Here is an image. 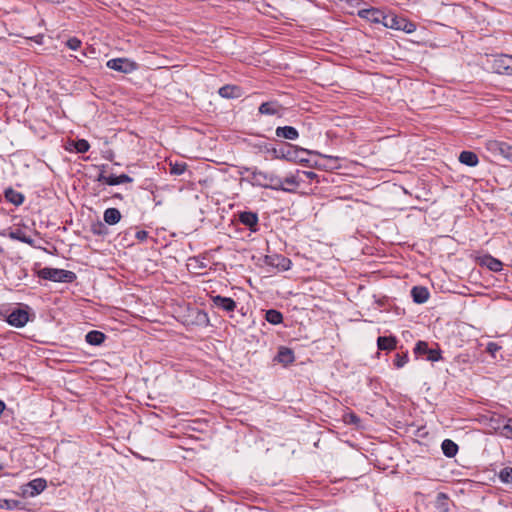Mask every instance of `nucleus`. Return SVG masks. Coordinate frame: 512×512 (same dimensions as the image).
I'll return each mask as SVG.
<instances>
[{
	"instance_id": "43",
	"label": "nucleus",
	"mask_w": 512,
	"mask_h": 512,
	"mask_svg": "<svg viewBox=\"0 0 512 512\" xmlns=\"http://www.w3.org/2000/svg\"><path fill=\"white\" fill-rule=\"evenodd\" d=\"M408 361V358L406 355H397L396 356V359H395V365L398 367V368H401L403 367Z\"/></svg>"
},
{
	"instance_id": "33",
	"label": "nucleus",
	"mask_w": 512,
	"mask_h": 512,
	"mask_svg": "<svg viewBox=\"0 0 512 512\" xmlns=\"http://www.w3.org/2000/svg\"><path fill=\"white\" fill-rule=\"evenodd\" d=\"M89 148H90L89 143L84 139H80L75 142V149L79 153H85L89 150Z\"/></svg>"
},
{
	"instance_id": "39",
	"label": "nucleus",
	"mask_w": 512,
	"mask_h": 512,
	"mask_svg": "<svg viewBox=\"0 0 512 512\" xmlns=\"http://www.w3.org/2000/svg\"><path fill=\"white\" fill-rule=\"evenodd\" d=\"M501 349L497 343L489 342L486 347V351L491 354V356L495 357L496 353Z\"/></svg>"
},
{
	"instance_id": "8",
	"label": "nucleus",
	"mask_w": 512,
	"mask_h": 512,
	"mask_svg": "<svg viewBox=\"0 0 512 512\" xmlns=\"http://www.w3.org/2000/svg\"><path fill=\"white\" fill-rule=\"evenodd\" d=\"M214 306L223 309L224 311L231 312L236 308V302L229 297H222L220 295L212 298Z\"/></svg>"
},
{
	"instance_id": "28",
	"label": "nucleus",
	"mask_w": 512,
	"mask_h": 512,
	"mask_svg": "<svg viewBox=\"0 0 512 512\" xmlns=\"http://www.w3.org/2000/svg\"><path fill=\"white\" fill-rule=\"evenodd\" d=\"M240 221L249 227H252L257 224L258 218L255 213L252 212H243L240 214Z\"/></svg>"
},
{
	"instance_id": "18",
	"label": "nucleus",
	"mask_w": 512,
	"mask_h": 512,
	"mask_svg": "<svg viewBox=\"0 0 512 512\" xmlns=\"http://www.w3.org/2000/svg\"><path fill=\"white\" fill-rule=\"evenodd\" d=\"M104 221L109 225L118 223L121 219V213L116 208H108L104 212Z\"/></svg>"
},
{
	"instance_id": "44",
	"label": "nucleus",
	"mask_w": 512,
	"mask_h": 512,
	"mask_svg": "<svg viewBox=\"0 0 512 512\" xmlns=\"http://www.w3.org/2000/svg\"><path fill=\"white\" fill-rule=\"evenodd\" d=\"M266 151L270 153L274 158L282 159L281 151H284V149L267 148Z\"/></svg>"
},
{
	"instance_id": "1",
	"label": "nucleus",
	"mask_w": 512,
	"mask_h": 512,
	"mask_svg": "<svg viewBox=\"0 0 512 512\" xmlns=\"http://www.w3.org/2000/svg\"><path fill=\"white\" fill-rule=\"evenodd\" d=\"M252 181L254 184L264 188L287 191V189L283 187L282 179L274 174L255 170L252 172Z\"/></svg>"
},
{
	"instance_id": "12",
	"label": "nucleus",
	"mask_w": 512,
	"mask_h": 512,
	"mask_svg": "<svg viewBox=\"0 0 512 512\" xmlns=\"http://www.w3.org/2000/svg\"><path fill=\"white\" fill-rule=\"evenodd\" d=\"M275 133L276 136L288 140H295L299 136L298 131L292 126L277 127Z\"/></svg>"
},
{
	"instance_id": "32",
	"label": "nucleus",
	"mask_w": 512,
	"mask_h": 512,
	"mask_svg": "<svg viewBox=\"0 0 512 512\" xmlns=\"http://www.w3.org/2000/svg\"><path fill=\"white\" fill-rule=\"evenodd\" d=\"M500 434L506 438L512 439V418L504 422Z\"/></svg>"
},
{
	"instance_id": "34",
	"label": "nucleus",
	"mask_w": 512,
	"mask_h": 512,
	"mask_svg": "<svg viewBox=\"0 0 512 512\" xmlns=\"http://www.w3.org/2000/svg\"><path fill=\"white\" fill-rule=\"evenodd\" d=\"M17 506H18V501H16V500H7V499L0 500V509L12 510Z\"/></svg>"
},
{
	"instance_id": "41",
	"label": "nucleus",
	"mask_w": 512,
	"mask_h": 512,
	"mask_svg": "<svg viewBox=\"0 0 512 512\" xmlns=\"http://www.w3.org/2000/svg\"><path fill=\"white\" fill-rule=\"evenodd\" d=\"M441 358L440 351L429 349L427 352V360L429 361H438Z\"/></svg>"
},
{
	"instance_id": "48",
	"label": "nucleus",
	"mask_w": 512,
	"mask_h": 512,
	"mask_svg": "<svg viewBox=\"0 0 512 512\" xmlns=\"http://www.w3.org/2000/svg\"><path fill=\"white\" fill-rule=\"evenodd\" d=\"M4 409H5V404L3 401L0 400V415L2 414Z\"/></svg>"
},
{
	"instance_id": "25",
	"label": "nucleus",
	"mask_w": 512,
	"mask_h": 512,
	"mask_svg": "<svg viewBox=\"0 0 512 512\" xmlns=\"http://www.w3.org/2000/svg\"><path fill=\"white\" fill-rule=\"evenodd\" d=\"M377 344L381 350H392L396 346V340L393 337H379Z\"/></svg>"
},
{
	"instance_id": "11",
	"label": "nucleus",
	"mask_w": 512,
	"mask_h": 512,
	"mask_svg": "<svg viewBox=\"0 0 512 512\" xmlns=\"http://www.w3.org/2000/svg\"><path fill=\"white\" fill-rule=\"evenodd\" d=\"M478 260L480 265L487 267L491 271H500L502 268V263L490 255L479 257Z\"/></svg>"
},
{
	"instance_id": "26",
	"label": "nucleus",
	"mask_w": 512,
	"mask_h": 512,
	"mask_svg": "<svg viewBox=\"0 0 512 512\" xmlns=\"http://www.w3.org/2000/svg\"><path fill=\"white\" fill-rule=\"evenodd\" d=\"M505 422V419L499 415H492L489 419H488V427L491 428L492 430L494 431H497L500 433L501 431V428H502V425L504 424Z\"/></svg>"
},
{
	"instance_id": "10",
	"label": "nucleus",
	"mask_w": 512,
	"mask_h": 512,
	"mask_svg": "<svg viewBox=\"0 0 512 512\" xmlns=\"http://www.w3.org/2000/svg\"><path fill=\"white\" fill-rule=\"evenodd\" d=\"M98 180L108 185H119L132 181V179L126 174H121L119 176H105L103 174H100Z\"/></svg>"
},
{
	"instance_id": "50",
	"label": "nucleus",
	"mask_w": 512,
	"mask_h": 512,
	"mask_svg": "<svg viewBox=\"0 0 512 512\" xmlns=\"http://www.w3.org/2000/svg\"><path fill=\"white\" fill-rule=\"evenodd\" d=\"M4 468V465L0 462V471Z\"/></svg>"
},
{
	"instance_id": "13",
	"label": "nucleus",
	"mask_w": 512,
	"mask_h": 512,
	"mask_svg": "<svg viewBox=\"0 0 512 512\" xmlns=\"http://www.w3.org/2000/svg\"><path fill=\"white\" fill-rule=\"evenodd\" d=\"M411 295H412L414 302H416L418 304H422L428 300L429 291L425 287L416 286V287H413V289L411 291Z\"/></svg>"
},
{
	"instance_id": "47",
	"label": "nucleus",
	"mask_w": 512,
	"mask_h": 512,
	"mask_svg": "<svg viewBox=\"0 0 512 512\" xmlns=\"http://www.w3.org/2000/svg\"><path fill=\"white\" fill-rule=\"evenodd\" d=\"M145 236H146V232H144V231H142V232H138V233H137V237H138L139 239H143Z\"/></svg>"
},
{
	"instance_id": "27",
	"label": "nucleus",
	"mask_w": 512,
	"mask_h": 512,
	"mask_svg": "<svg viewBox=\"0 0 512 512\" xmlns=\"http://www.w3.org/2000/svg\"><path fill=\"white\" fill-rule=\"evenodd\" d=\"M496 158H505L512 162V146L506 142H501Z\"/></svg>"
},
{
	"instance_id": "5",
	"label": "nucleus",
	"mask_w": 512,
	"mask_h": 512,
	"mask_svg": "<svg viewBox=\"0 0 512 512\" xmlns=\"http://www.w3.org/2000/svg\"><path fill=\"white\" fill-rule=\"evenodd\" d=\"M29 320L28 312L23 309H16L12 311L8 318L7 322L15 327H23Z\"/></svg>"
},
{
	"instance_id": "22",
	"label": "nucleus",
	"mask_w": 512,
	"mask_h": 512,
	"mask_svg": "<svg viewBox=\"0 0 512 512\" xmlns=\"http://www.w3.org/2000/svg\"><path fill=\"white\" fill-rule=\"evenodd\" d=\"M8 236L13 240H18L23 243L33 245V239L29 236H27L22 230L16 229L12 230L8 233Z\"/></svg>"
},
{
	"instance_id": "16",
	"label": "nucleus",
	"mask_w": 512,
	"mask_h": 512,
	"mask_svg": "<svg viewBox=\"0 0 512 512\" xmlns=\"http://www.w3.org/2000/svg\"><path fill=\"white\" fill-rule=\"evenodd\" d=\"M401 23H403L402 17H398L394 14H386L383 26L394 30H400Z\"/></svg>"
},
{
	"instance_id": "42",
	"label": "nucleus",
	"mask_w": 512,
	"mask_h": 512,
	"mask_svg": "<svg viewBox=\"0 0 512 512\" xmlns=\"http://www.w3.org/2000/svg\"><path fill=\"white\" fill-rule=\"evenodd\" d=\"M344 421L347 424L357 425L359 423V418L354 413H349L344 416Z\"/></svg>"
},
{
	"instance_id": "3",
	"label": "nucleus",
	"mask_w": 512,
	"mask_h": 512,
	"mask_svg": "<svg viewBox=\"0 0 512 512\" xmlns=\"http://www.w3.org/2000/svg\"><path fill=\"white\" fill-rule=\"evenodd\" d=\"M107 67L121 72V73H131L137 69V64L127 58H115L107 61Z\"/></svg>"
},
{
	"instance_id": "6",
	"label": "nucleus",
	"mask_w": 512,
	"mask_h": 512,
	"mask_svg": "<svg viewBox=\"0 0 512 512\" xmlns=\"http://www.w3.org/2000/svg\"><path fill=\"white\" fill-rule=\"evenodd\" d=\"M385 13L378 9H363L359 11V16L372 23L382 24L384 23Z\"/></svg>"
},
{
	"instance_id": "17",
	"label": "nucleus",
	"mask_w": 512,
	"mask_h": 512,
	"mask_svg": "<svg viewBox=\"0 0 512 512\" xmlns=\"http://www.w3.org/2000/svg\"><path fill=\"white\" fill-rule=\"evenodd\" d=\"M459 161L470 167L476 166L479 162L477 155L471 151H462L459 155Z\"/></svg>"
},
{
	"instance_id": "40",
	"label": "nucleus",
	"mask_w": 512,
	"mask_h": 512,
	"mask_svg": "<svg viewBox=\"0 0 512 512\" xmlns=\"http://www.w3.org/2000/svg\"><path fill=\"white\" fill-rule=\"evenodd\" d=\"M66 45L71 50H77L81 45V41L78 38L73 37L67 40Z\"/></svg>"
},
{
	"instance_id": "14",
	"label": "nucleus",
	"mask_w": 512,
	"mask_h": 512,
	"mask_svg": "<svg viewBox=\"0 0 512 512\" xmlns=\"http://www.w3.org/2000/svg\"><path fill=\"white\" fill-rule=\"evenodd\" d=\"M219 95L223 98H238L242 95L241 89L238 86L226 85L219 89Z\"/></svg>"
},
{
	"instance_id": "23",
	"label": "nucleus",
	"mask_w": 512,
	"mask_h": 512,
	"mask_svg": "<svg viewBox=\"0 0 512 512\" xmlns=\"http://www.w3.org/2000/svg\"><path fill=\"white\" fill-rule=\"evenodd\" d=\"M5 197L9 202L13 203L14 205H21L24 201V196L21 193L13 190L12 188H9L5 191Z\"/></svg>"
},
{
	"instance_id": "31",
	"label": "nucleus",
	"mask_w": 512,
	"mask_h": 512,
	"mask_svg": "<svg viewBox=\"0 0 512 512\" xmlns=\"http://www.w3.org/2000/svg\"><path fill=\"white\" fill-rule=\"evenodd\" d=\"M297 152L298 149L293 150L291 145H288V149L281 151L282 159L288 160V161H294L297 159Z\"/></svg>"
},
{
	"instance_id": "45",
	"label": "nucleus",
	"mask_w": 512,
	"mask_h": 512,
	"mask_svg": "<svg viewBox=\"0 0 512 512\" xmlns=\"http://www.w3.org/2000/svg\"><path fill=\"white\" fill-rule=\"evenodd\" d=\"M282 182H283V185L284 184L291 185V186L297 185V181L294 176L287 177L284 180H282Z\"/></svg>"
},
{
	"instance_id": "38",
	"label": "nucleus",
	"mask_w": 512,
	"mask_h": 512,
	"mask_svg": "<svg viewBox=\"0 0 512 512\" xmlns=\"http://www.w3.org/2000/svg\"><path fill=\"white\" fill-rule=\"evenodd\" d=\"M428 350H429L428 344L426 342L419 341L416 344L414 351L416 354H427Z\"/></svg>"
},
{
	"instance_id": "9",
	"label": "nucleus",
	"mask_w": 512,
	"mask_h": 512,
	"mask_svg": "<svg viewBox=\"0 0 512 512\" xmlns=\"http://www.w3.org/2000/svg\"><path fill=\"white\" fill-rule=\"evenodd\" d=\"M265 263L281 270H288L290 268L291 261L288 258L279 255L266 256Z\"/></svg>"
},
{
	"instance_id": "15",
	"label": "nucleus",
	"mask_w": 512,
	"mask_h": 512,
	"mask_svg": "<svg viewBox=\"0 0 512 512\" xmlns=\"http://www.w3.org/2000/svg\"><path fill=\"white\" fill-rule=\"evenodd\" d=\"M31 491H26L30 496H35L41 493L46 488V481L44 479H34L27 485Z\"/></svg>"
},
{
	"instance_id": "19",
	"label": "nucleus",
	"mask_w": 512,
	"mask_h": 512,
	"mask_svg": "<svg viewBox=\"0 0 512 512\" xmlns=\"http://www.w3.org/2000/svg\"><path fill=\"white\" fill-rule=\"evenodd\" d=\"M442 451L447 457H454L458 452V446L450 439H445L441 445Z\"/></svg>"
},
{
	"instance_id": "49",
	"label": "nucleus",
	"mask_w": 512,
	"mask_h": 512,
	"mask_svg": "<svg viewBox=\"0 0 512 512\" xmlns=\"http://www.w3.org/2000/svg\"><path fill=\"white\" fill-rule=\"evenodd\" d=\"M438 499L446 500V496L444 494H439Z\"/></svg>"
},
{
	"instance_id": "20",
	"label": "nucleus",
	"mask_w": 512,
	"mask_h": 512,
	"mask_svg": "<svg viewBox=\"0 0 512 512\" xmlns=\"http://www.w3.org/2000/svg\"><path fill=\"white\" fill-rule=\"evenodd\" d=\"M280 111V106L277 102H264L259 107V112L266 115H275Z\"/></svg>"
},
{
	"instance_id": "21",
	"label": "nucleus",
	"mask_w": 512,
	"mask_h": 512,
	"mask_svg": "<svg viewBox=\"0 0 512 512\" xmlns=\"http://www.w3.org/2000/svg\"><path fill=\"white\" fill-rule=\"evenodd\" d=\"M277 361L287 365L294 360L293 352L288 348H281L276 357Z\"/></svg>"
},
{
	"instance_id": "2",
	"label": "nucleus",
	"mask_w": 512,
	"mask_h": 512,
	"mask_svg": "<svg viewBox=\"0 0 512 512\" xmlns=\"http://www.w3.org/2000/svg\"><path fill=\"white\" fill-rule=\"evenodd\" d=\"M38 276L42 279L63 283H70L76 279V275L72 271L48 267L40 269Z\"/></svg>"
},
{
	"instance_id": "35",
	"label": "nucleus",
	"mask_w": 512,
	"mask_h": 512,
	"mask_svg": "<svg viewBox=\"0 0 512 512\" xmlns=\"http://www.w3.org/2000/svg\"><path fill=\"white\" fill-rule=\"evenodd\" d=\"M187 165L185 163H175L171 165V174L181 175L185 172Z\"/></svg>"
},
{
	"instance_id": "46",
	"label": "nucleus",
	"mask_w": 512,
	"mask_h": 512,
	"mask_svg": "<svg viewBox=\"0 0 512 512\" xmlns=\"http://www.w3.org/2000/svg\"><path fill=\"white\" fill-rule=\"evenodd\" d=\"M304 174H305L308 178H310V179H312L313 177H315V176H316V174H315L314 172H311V171H306V172H304Z\"/></svg>"
},
{
	"instance_id": "37",
	"label": "nucleus",
	"mask_w": 512,
	"mask_h": 512,
	"mask_svg": "<svg viewBox=\"0 0 512 512\" xmlns=\"http://www.w3.org/2000/svg\"><path fill=\"white\" fill-rule=\"evenodd\" d=\"M400 30L405 31L406 33H412L416 30V26L414 23L403 18V23H401Z\"/></svg>"
},
{
	"instance_id": "30",
	"label": "nucleus",
	"mask_w": 512,
	"mask_h": 512,
	"mask_svg": "<svg viewBox=\"0 0 512 512\" xmlns=\"http://www.w3.org/2000/svg\"><path fill=\"white\" fill-rule=\"evenodd\" d=\"M502 141L497 140H487L485 142V148L487 152L490 153L492 157H497V153L499 152V147Z\"/></svg>"
},
{
	"instance_id": "7",
	"label": "nucleus",
	"mask_w": 512,
	"mask_h": 512,
	"mask_svg": "<svg viewBox=\"0 0 512 512\" xmlns=\"http://www.w3.org/2000/svg\"><path fill=\"white\" fill-rule=\"evenodd\" d=\"M319 156V160L316 161V165L318 167H322L326 170L338 169L340 166L338 165L339 157L317 154Z\"/></svg>"
},
{
	"instance_id": "36",
	"label": "nucleus",
	"mask_w": 512,
	"mask_h": 512,
	"mask_svg": "<svg viewBox=\"0 0 512 512\" xmlns=\"http://www.w3.org/2000/svg\"><path fill=\"white\" fill-rule=\"evenodd\" d=\"M500 478L505 483H512V468H504L500 472Z\"/></svg>"
},
{
	"instance_id": "29",
	"label": "nucleus",
	"mask_w": 512,
	"mask_h": 512,
	"mask_svg": "<svg viewBox=\"0 0 512 512\" xmlns=\"http://www.w3.org/2000/svg\"><path fill=\"white\" fill-rule=\"evenodd\" d=\"M265 319L271 324H279L283 320L282 314L277 310H268L265 315Z\"/></svg>"
},
{
	"instance_id": "4",
	"label": "nucleus",
	"mask_w": 512,
	"mask_h": 512,
	"mask_svg": "<svg viewBox=\"0 0 512 512\" xmlns=\"http://www.w3.org/2000/svg\"><path fill=\"white\" fill-rule=\"evenodd\" d=\"M493 69L499 74H512V57L502 55L495 58Z\"/></svg>"
},
{
	"instance_id": "24",
	"label": "nucleus",
	"mask_w": 512,
	"mask_h": 512,
	"mask_svg": "<svg viewBox=\"0 0 512 512\" xmlns=\"http://www.w3.org/2000/svg\"><path fill=\"white\" fill-rule=\"evenodd\" d=\"M104 339L105 335L100 331H90L86 335V341L91 345H100Z\"/></svg>"
}]
</instances>
